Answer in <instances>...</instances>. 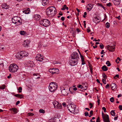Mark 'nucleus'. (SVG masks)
Wrapping results in <instances>:
<instances>
[{"mask_svg": "<svg viewBox=\"0 0 122 122\" xmlns=\"http://www.w3.org/2000/svg\"><path fill=\"white\" fill-rule=\"evenodd\" d=\"M102 109L103 110L104 112H106V109L105 107H103Z\"/></svg>", "mask_w": 122, "mask_h": 122, "instance_id": "nucleus-43", "label": "nucleus"}, {"mask_svg": "<svg viewBox=\"0 0 122 122\" xmlns=\"http://www.w3.org/2000/svg\"><path fill=\"white\" fill-rule=\"evenodd\" d=\"M102 76L103 78H106L107 77L105 73H103L102 74Z\"/></svg>", "mask_w": 122, "mask_h": 122, "instance_id": "nucleus-44", "label": "nucleus"}, {"mask_svg": "<svg viewBox=\"0 0 122 122\" xmlns=\"http://www.w3.org/2000/svg\"><path fill=\"white\" fill-rule=\"evenodd\" d=\"M111 87L112 90L115 89L116 88L117 86L114 83H112L111 85Z\"/></svg>", "mask_w": 122, "mask_h": 122, "instance_id": "nucleus-22", "label": "nucleus"}, {"mask_svg": "<svg viewBox=\"0 0 122 122\" xmlns=\"http://www.w3.org/2000/svg\"><path fill=\"white\" fill-rule=\"evenodd\" d=\"M104 50H102V51L101 52V53H100L101 54H103L104 53H105V52H104Z\"/></svg>", "mask_w": 122, "mask_h": 122, "instance_id": "nucleus-58", "label": "nucleus"}, {"mask_svg": "<svg viewBox=\"0 0 122 122\" xmlns=\"http://www.w3.org/2000/svg\"><path fill=\"white\" fill-rule=\"evenodd\" d=\"M43 57L41 54H38L36 57V59L37 61H42L43 60Z\"/></svg>", "mask_w": 122, "mask_h": 122, "instance_id": "nucleus-12", "label": "nucleus"}, {"mask_svg": "<svg viewBox=\"0 0 122 122\" xmlns=\"http://www.w3.org/2000/svg\"><path fill=\"white\" fill-rule=\"evenodd\" d=\"M18 67L17 65L15 64H11L9 67V70L10 72H15L18 70Z\"/></svg>", "mask_w": 122, "mask_h": 122, "instance_id": "nucleus-5", "label": "nucleus"}, {"mask_svg": "<svg viewBox=\"0 0 122 122\" xmlns=\"http://www.w3.org/2000/svg\"><path fill=\"white\" fill-rule=\"evenodd\" d=\"M97 6L101 7L103 8H104V6L102 5L101 4L99 3H97Z\"/></svg>", "mask_w": 122, "mask_h": 122, "instance_id": "nucleus-35", "label": "nucleus"}, {"mask_svg": "<svg viewBox=\"0 0 122 122\" xmlns=\"http://www.w3.org/2000/svg\"><path fill=\"white\" fill-rule=\"evenodd\" d=\"M64 6L65 7V9H66L67 10H68V7H66V5H64Z\"/></svg>", "mask_w": 122, "mask_h": 122, "instance_id": "nucleus-55", "label": "nucleus"}, {"mask_svg": "<svg viewBox=\"0 0 122 122\" xmlns=\"http://www.w3.org/2000/svg\"><path fill=\"white\" fill-rule=\"evenodd\" d=\"M20 53H22L21 54L22 55L23 57L27 56L29 55L28 53L25 51H20Z\"/></svg>", "mask_w": 122, "mask_h": 122, "instance_id": "nucleus-17", "label": "nucleus"}, {"mask_svg": "<svg viewBox=\"0 0 122 122\" xmlns=\"http://www.w3.org/2000/svg\"><path fill=\"white\" fill-rule=\"evenodd\" d=\"M122 95L121 94H118L117 96V97L118 98H119V97H122Z\"/></svg>", "mask_w": 122, "mask_h": 122, "instance_id": "nucleus-63", "label": "nucleus"}, {"mask_svg": "<svg viewBox=\"0 0 122 122\" xmlns=\"http://www.w3.org/2000/svg\"><path fill=\"white\" fill-rule=\"evenodd\" d=\"M18 92L19 93H21L22 92V88L21 87H19L18 89Z\"/></svg>", "mask_w": 122, "mask_h": 122, "instance_id": "nucleus-36", "label": "nucleus"}, {"mask_svg": "<svg viewBox=\"0 0 122 122\" xmlns=\"http://www.w3.org/2000/svg\"><path fill=\"white\" fill-rule=\"evenodd\" d=\"M62 105L64 107H65L66 106V104L65 103L63 102L62 103Z\"/></svg>", "mask_w": 122, "mask_h": 122, "instance_id": "nucleus-51", "label": "nucleus"}, {"mask_svg": "<svg viewBox=\"0 0 122 122\" xmlns=\"http://www.w3.org/2000/svg\"><path fill=\"white\" fill-rule=\"evenodd\" d=\"M55 108L56 109L61 108V104L58 103L57 102L55 101L53 102Z\"/></svg>", "mask_w": 122, "mask_h": 122, "instance_id": "nucleus-9", "label": "nucleus"}, {"mask_svg": "<svg viewBox=\"0 0 122 122\" xmlns=\"http://www.w3.org/2000/svg\"><path fill=\"white\" fill-rule=\"evenodd\" d=\"M107 68H108L105 65L102 66V68L103 70L104 71H107L108 70Z\"/></svg>", "mask_w": 122, "mask_h": 122, "instance_id": "nucleus-25", "label": "nucleus"}, {"mask_svg": "<svg viewBox=\"0 0 122 122\" xmlns=\"http://www.w3.org/2000/svg\"><path fill=\"white\" fill-rule=\"evenodd\" d=\"M89 105L90 106V108H91L93 107V105L92 103H90L89 104Z\"/></svg>", "mask_w": 122, "mask_h": 122, "instance_id": "nucleus-53", "label": "nucleus"}, {"mask_svg": "<svg viewBox=\"0 0 122 122\" xmlns=\"http://www.w3.org/2000/svg\"><path fill=\"white\" fill-rule=\"evenodd\" d=\"M102 81L105 84H106V79L105 78H104L102 79Z\"/></svg>", "mask_w": 122, "mask_h": 122, "instance_id": "nucleus-39", "label": "nucleus"}, {"mask_svg": "<svg viewBox=\"0 0 122 122\" xmlns=\"http://www.w3.org/2000/svg\"><path fill=\"white\" fill-rule=\"evenodd\" d=\"M105 26L106 28H108L110 27V24L108 22L106 23L105 24Z\"/></svg>", "mask_w": 122, "mask_h": 122, "instance_id": "nucleus-31", "label": "nucleus"}, {"mask_svg": "<svg viewBox=\"0 0 122 122\" xmlns=\"http://www.w3.org/2000/svg\"><path fill=\"white\" fill-rule=\"evenodd\" d=\"M5 85L4 84L2 85L1 86H0V89H4L5 88Z\"/></svg>", "mask_w": 122, "mask_h": 122, "instance_id": "nucleus-30", "label": "nucleus"}, {"mask_svg": "<svg viewBox=\"0 0 122 122\" xmlns=\"http://www.w3.org/2000/svg\"><path fill=\"white\" fill-rule=\"evenodd\" d=\"M114 99L113 97H111V98H110V101L112 102H114Z\"/></svg>", "mask_w": 122, "mask_h": 122, "instance_id": "nucleus-42", "label": "nucleus"}, {"mask_svg": "<svg viewBox=\"0 0 122 122\" xmlns=\"http://www.w3.org/2000/svg\"><path fill=\"white\" fill-rule=\"evenodd\" d=\"M49 72L52 74H58L59 73V71L58 69L52 68L49 70Z\"/></svg>", "mask_w": 122, "mask_h": 122, "instance_id": "nucleus-10", "label": "nucleus"}, {"mask_svg": "<svg viewBox=\"0 0 122 122\" xmlns=\"http://www.w3.org/2000/svg\"><path fill=\"white\" fill-rule=\"evenodd\" d=\"M87 15V13L86 12H84V14L83 15V17L84 18H86V15Z\"/></svg>", "mask_w": 122, "mask_h": 122, "instance_id": "nucleus-45", "label": "nucleus"}, {"mask_svg": "<svg viewBox=\"0 0 122 122\" xmlns=\"http://www.w3.org/2000/svg\"><path fill=\"white\" fill-rule=\"evenodd\" d=\"M39 112L40 113H45V111L43 109H40L39 110Z\"/></svg>", "mask_w": 122, "mask_h": 122, "instance_id": "nucleus-34", "label": "nucleus"}, {"mask_svg": "<svg viewBox=\"0 0 122 122\" xmlns=\"http://www.w3.org/2000/svg\"><path fill=\"white\" fill-rule=\"evenodd\" d=\"M76 30L77 32L78 33L80 31L79 29L78 28L76 29Z\"/></svg>", "mask_w": 122, "mask_h": 122, "instance_id": "nucleus-61", "label": "nucleus"}, {"mask_svg": "<svg viewBox=\"0 0 122 122\" xmlns=\"http://www.w3.org/2000/svg\"><path fill=\"white\" fill-rule=\"evenodd\" d=\"M20 103V101H18L16 103V105H18Z\"/></svg>", "mask_w": 122, "mask_h": 122, "instance_id": "nucleus-59", "label": "nucleus"}, {"mask_svg": "<svg viewBox=\"0 0 122 122\" xmlns=\"http://www.w3.org/2000/svg\"><path fill=\"white\" fill-rule=\"evenodd\" d=\"M61 94L62 95L66 96L67 95L68 93L64 87H62L61 89Z\"/></svg>", "mask_w": 122, "mask_h": 122, "instance_id": "nucleus-13", "label": "nucleus"}, {"mask_svg": "<svg viewBox=\"0 0 122 122\" xmlns=\"http://www.w3.org/2000/svg\"><path fill=\"white\" fill-rule=\"evenodd\" d=\"M67 107L68 110L70 112L72 113L74 112L77 113L79 112V111L76 110V107L74 104H70L68 105Z\"/></svg>", "mask_w": 122, "mask_h": 122, "instance_id": "nucleus-3", "label": "nucleus"}, {"mask_svg": "<svg viewBox=\"0 0 122 122\" xmlns=\"http://www.w3.org/2000/svg\"><path fill=\"white\" fill-rule=\"evenodd\" d=\"M106 64L107 65V66H110L111 65V64L110 62L109 61H107L106 63Z\"/></svg>", "mask_w": 122, "mask_h": 122, "instance_id": "nucleus-33", "label": "nucleus"}, {"mask_svg": "<svg viewBox=\"0 0 122 122\" xmlns=\"http://www.w3.org/2000/svg\"><path fill=\"white\" fill-rule=\"evenodd\" d=\"M100 121L99 117H98L96 120V122H100Z\"/></svg>", "mask_w": 122, "mask_h": 122, "instance_id": "nucleus-52", "label": "nucleus"}, {"mask_svg": "<svg viewBox=\"0 0 122 122\" xmlns=\"http://www.w3.org/2000/svg\"><path fill=\"white\" fill-rule=\"evenodd\" d=\"M56 9L55 7L53 6L49 7L46 10L47 15L50 17L54 16L56 14Z\"/></svg>", "mask_w": 122, "mask_h": 122, "instance_id": "nucleus-2", "label": "nucleus"}, {"mask_svg": "<svg viewBox=\"0 0 122 122\" xmlns=\"http://www.w3.org/2000/svg\"><path fill=\"white\" fill-rule=\"evenodd\" d=\"M86 30L88 33H89L90 31V28L89 27H88V28H87Z\"/></svg>", "mask_w": 122, "mask_h": 122, "instance_id": "nucleus-47", "label": "nucleus"}, {"mask_svg": "<svg viewBox=\"0 0 122 122\" xmlns=\"http://www.w3.org/2000/svg\"><path fill=\"white\" fill-rule=\"evenodd\" d=\"M58 87V84L56 83L51 82L49 86V89L50 91L53 92L55 91Z\"/></svg>", "mask_w": 122, "mask_h": 122, "instance_id": "nucleus-4", "label": "nucleus"}, {"mask_svg": "<svg viewBox=\"0 0 122 122\" xmlns=\"http://www.w3.org/2000/svg\"><path fill=\"white\" fill-rule=\"evenodd\" d=\"M106 46L107 49L111 52H113L115 50V48L114 46H110L108 45L107 46Z\"/></svg>", "mask_w": 122, "mask_h": 122, "instance_id": "nucleus-11", "label": "nucleus"}, {"mask_svg": "<svg viewBox=\"0 0 122 122\" xmlns=\"http://www.w3.org/2000/svg\"><path fill=\"white\" fill-rule=\"evenodd\" d=\"M93 21L96 23H99L100 21L101 20L97 18V17H95L93 20Z\"/></svg>", "mask_w": 122, "mask_h": 122, "instance_id": "nucleus-16", "label": "nucleus"}, {"mask_svg": "<svg viewBox=\"0 0 122 122\" xmlns=\"http://www.w3.org/2000/svg\"><path fill=\"white\" fill-rule=\"evenodd\" d=\"M79 58V54L77 52H73L71 55V58L69 60V63L71 66L76 65Z\"/></svg>", "mask_w": 122, "mask_h": 122, "instance_id": "nucleus-1", "label": "nucleus"}, {"mask_svg": "<svg viewBox=\"0 0 122 122\" xmlns=\"http://www.w3.org/2000/svg\"><path fill=\"white\" fill-rule=\"evenodd\" d=\"M77 87L78 88H80L81 89H82L83 87L81 85H79L77 86Z\"/></svg>", "mask_w": 122, "mask_h": 122, "instance_id": "nucleus-46", "label": "nucleus"}, {"mask_svg": "<svg viewBox=\"0 0 122 122\" xmlns=\"http://www.w3.org/2000/svg\"><path fill=\"white\" fill-rule=\"evenodd\" d=\"M11 74H9V75L7 76V78L8 79H9V78H11Z\"/></svg>", "mask_w": 122, "mask_h": 122, "instance_id": "nucleus-56", "label": "nucleus"}, {"mask_svg": "<svg viewBox=\"0 0 122 122\" xmlns=\"http://www.w3.org/2000/svg\"><path fill=\"white\" fill-rule=\"evenodd\" d=\"M61 20L62 21H63L64 20H65L64 17H63V16L61 18Z\"/></svg>", "mask_w": 122, "mask_h": 122, "instance_id": "nucleus-57", "label": "nucleus"}, {"mask_svg": "<svg viewBox=\"0 0 122 122\" xmlns=\"http://www.w3.org/2000/svg\"><path fill=\"white\" fill-rule=\"evenodd\" d=\"M40 15L38 14L35 15H33V19L36 21H39L41 19Z\"/></svg>", "mask_w": 122, "mask_h": 122, "instance_id": "nucleus-14", "label": "nucleus"}, {"mask_svg": "<svg viewBox=\"0 0 122 122\" xmlns=\"http://www.w3.org/2000/svg\"><path fill=\"white\" fill-rule=\"evenodd\" d=\"M15 97L20 98H23V96L22 95L19 94H16L15 95Z\"/></svg>", "mask_w": 122, "mask_h": 122, "instance_id": "nucleus-24", "label": "nucleus"}, {"mask_svg": "<svg viewBox=\"0 0 122 122\" xmlns=\"http://www.w3.org/2000/svg\"><path fill=\"white\" fill-rule=\"evenodd\" d=\"M26 32L23 30H21L20 32V34L21 35H24L26 34Z\"/></svg>", "mask_w": 122, "mask_h": 122, "instance_id": "nucleus-29", "label": "nucleus"}, {"mask_svg": "<svg viewBox=\"0 0 122 122\" xmlns=\"http://www.w3.org/2000/svg\"><path fill=\"white\" fill-rule=\"evenodd\" d=\"M99 46L101 49H103L104 47V46L102 43L100 44Z\"/></svg>", "mask_w": 122, "mask_h": 122, "instance_id": "nucleus-38", "label": "nucleus"}, {"mask_svg": "<svg viewBox=\"0 0 122 122\" xmlns=\"http://www.w3.org/2000/svg\"><path fill=\"white\" fill-rule=\"evenodd\" d=\"M65 9V7L64 6L61 9V10H64Z\"/></svg>", "mask_w": 122, "mask_h": 122, "instance_id": "nucleus-62", "label": "nucleus"}, {"mask_svg": "<svg viewBox=\"0 0 122 122\" xmlns=\"http://www.w3.org/2000/svg\"><path fill=\"white\" fill-rule=\"evenodd\" d=\"M90 115H92L93 114V111L92 110H91L90 111Z\"/></svg>", "mask_w": 122, "mask_h": 122, "instance_id": "nucleus-54", "label": "nucleus"}, {"mask_svg": "<svg viewBox=\"0 0 122 122\" xmlns=\"http://www.w3.org/2000/svg\"><path fill=\"white\" fill-rule=\"evenodd\" d=\"M84 115L86 117L88 116H89L88 113V112H86L84 113Z\"/></svg>", "mask_w": 122, "mask_h": 122, "instance_id": "nucleus-40", "label": "nucleus"}, {"mask_svg": "<svg viewBox=\"0 0 122 122\" xmlns=\"http://www.w3.org/2000/svg\"><path fill=\"white\" fill-rule=\"evenodd\" d=\"M111 115L113 116H114L115 115V113L114 110H112L110 112Z\"/></svg>", "mask_w": 122, "mask_h": 122, "instance_id": "nucleus-28", "label": "nucleus"}, {"mask_svg": "<svg viewBox=\"0 0 122 122\" xmlns=\"http://www.w3.org/2000/svg\"><path fill=\"white\" fill-rule=\"evenodd\" d=\"M42 4L43 6H45L48 4V0H41Z\"/></svg>", "mask_w": 122, "mask_h": 122, "instance_id": "nucleus-19", "label": "nucleus"}, {"mask_svg": "<svg viewBox=\"0 0 122 122\" xmlns=\"http://www.w3.org/2000/svg\"><path fill=\"white\" fill-rule=\"evenodd\" d=\"M113 2L114 5H118L120 3V0H113Z\"/></svg>", "mask_w": 122, "mask_h": 122, "instance_id": "nucleus-20", "label": "nucleus"}, {"mask_svg": "<svg viewBox=\"0 0 122 122\" xmlns=\"http://www.w3.org/2000/svg\"><path fill=\"white\" fill-rule=\"evenodd\" d=\"M118 117V116H117V117H115L114 118V120H117V119Z\"/></svg>", "mask_w": 122, "mask_h": 122, "instance_id": "nucleus-64", "label": "nucleus"}, {"mask_svg": "<svg viewBox=\"0 0 122 122\" xmlns=\"http://www.w3.org/2000/svg\"><path fill=\"white\" fill-rule=\"evenodd\" d=\"M107 0H101V1L104 3H105Z\"/></svg>", "mask_w": 122, "mask_h": 122, "instance_id": "nucleus-60", "label": "nucleus"}, {"mask_svg": "<svg viewBox=\"0 0 122 122\" xmlns=\"http://www.w3.org/2000/svg\"><path fill=\"white\" fill-rule=\"evenodd\" d=\"M2 7L3 8L7 9L8 8V6L6 4H3L1 5Z\"/></svg>", "mask_w": 122, "mask_h": 122, "instance_id": "nucleus-26", "label": "nucleus"}, {"mask_svg": "<svg viewBox=\"0 0 122 122\" xmlns=\"http://www.w3.org/2000/svg\"><path fill=\"white\" fill-rule=\"evenodd\" d=\"M40 24L45 27L49 26L50 25V21L47 19H43L39 21Z\"/></svg>", "mask_w": 122, "mask_h": 122, "instance_id": "nucleus-7", "label": "nucleus"}, {"mask_svg": "<svg viewBox=\"0 0 122 122\" xmlns=\"http://www.w3.org/2000/svg\"><path fill=\"white\" fill-rule=\"evenodd\" d=\"M119 109L120 110H122V105H119Z\"/></svg>", "mask_w": 122, "mask_h": 122, "instance_id": "nucleus-50", "label": "nucleus"}, {"mask_svg": "<svg viewBox=\"0 0 122 122\" xmlns=\"http://www.w3.org/2000/svg\"><path fill=\"white\" fill-rule=\"evenodd\" d=\"M102 116L104 122H110L109 116L108 115L106 114L104 115L102 112Z\"/></svg>", "mask_w": 122, "mask_h": 122, "instance_id": "nucleus-8", "label": "nucleus"}, {"mask_svg": "<svg viewBox=\"0 0 122 122\" xmlns=\"http://www.w3.org/2000/svg\"><path fill=\"white\" fill-rule=\"evenodd\" d=\"M30 42L27 40H25L24 41L23 43V45L25 47H27L29 44Z\"/></svg>", "mask_w": 122, "mask_h": 122, "instance_id": "nucleus-18", "label": "nucleus"}, {"mask_svg": "<svg viewBox=\"0 0 122 122\" xmlns=\"http://www.w3.org/2000/svg\"><path fill=\"white\" fill-rule=\"evenodd\" d=\"M92 5L91 4H88V6L87 7V9L89 10H91L92 8Z\"/></svg>", "mask_w": 122, "mask_h": 122, "instance_id": "nucleus-27", "label": "nucleus"}, {"mask_svg": "<svg viewBox=\"0 0 122 122\" xmlns=\"http://www.w3.org/2000/svg\"><path fill=\"white\" fill-rule=\"evenodd\" d=\"M34 113H28L27 114V115L28 116H33L34 115Z\"/></svg>", "mask_w": 122, "mask_h": 122, "instance_id": "nucleus-37", "label": "nucleus"}, {"mask_svg": "<svg viewBox=\"0 0 122 122\" xmlns=\"http://www.w3.org/2000/svg\"><path fill=\"white\" fill-rule=\"evenodd\" d=\"M10 110L12 112H13V113L14 114H16L17 112V110L15 108H10Z\"/></svg>", "mask_w": 122, "mask_h": 122, "instance_id": "nucleus-21", "label": "nucleus"}, {"mask_svg": "<svg viewBox=\"0 0 122 122\" xmlns=\"http://www.w3.org/2000/svg\"><path fill=\"white\" fill-rule=\"evenodd\" d=\"M79 51V53L80 55V57H81V61H84V59L83 58V56H82V55H81V54H80L79 51Z\"/></svg>", "mask_w": 122, "mask_h": 122, "instance_id": "nucleus-32", "label": "nucleus"}, {"mask_svg": "<svg viewBox=\"0 0 122 122\" xmlns=\"http://www.w3.org/2000/svg\"><path fill=\"white\" fill-rule=\"evenodd\" d=\"M22 53L20 51L19 52L17 53L16 55V57L18 59H20L22 58Z\"/></svg>", "mask_w": 122, "mask_h": 122, "instance_id": "nucleus-15", "label": "nucleus"}, {"mask_svg": "<svg viewBox=\"0 0 122 122\" xmlns=\"http://www.w3.org/2000/svg\"><path fill=\"white\" fill-rule=\"evenodd\" d=\"M107 6L108 7H110L112 6L111 3H107Z\"/></svg>", "mask_w": 122, "mask_h": 122, "instance_id": "nucleus-41", "label": "nucleus"}, {"mask_svg": "<svg viewBox=\"0 0 122 122\" xmlns=\"http://www.w3.org/2000/svg\"><path fill=\"white\" fill-rule=\"evenodd\" d=\"M12 22L15 24H16L17 26L21 25L22 21L20 18L19 17L15 16L12 19Z\"/></svg>", "mask_w": 122, "mask_h": 122, "instance_id": "nucleus-6", "label": "nucleus"}, {"mask_svg": "<svg viewBox=\"0 0 122 122\" xmlns=\"http://www.w3.org/2000/svg\"><path fill=\"white\" fill-rule=\"evenodd\" d=\"M49 121L50 122H53L54 120L52 118L50 119H49Z\"/></svg>", "mask_w": 122, "mask_h": 122, "instance_id": "nucleus-48", "label": "nucleus"}, {"mask_svg": "<svg viewBox=\"0 0 122 122\" xmlns=\"http://www.w3.org/2000/svg\"><path fill=\"white\" fill-rule=\"evenodd\" d=\"M109 87L110 86L108 84H107L105 86V88L107 89V88H109Z\"/></svg>", "mask_w": 122, "mask_h": 122, "instance_id": "nucleus-49", "label": "nucleus"}, {"mask_svg": "<svg viewBox=\"0 0 122 122\" xmlns=\"http://www.w3.org/2000/svg\"><path fill=\"white\" fill-rule=\"evenodd\" d=\"M30 11V9L29 8H28L26 10H25L23 11V12L24 13L26 14H28L29 13Z\"/></svg>", "mask_w": 122, "mask_h": 122, "instance_id": "nucleus-23", "label": "nucleus"}]
</instances>
